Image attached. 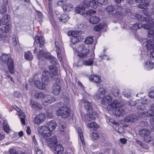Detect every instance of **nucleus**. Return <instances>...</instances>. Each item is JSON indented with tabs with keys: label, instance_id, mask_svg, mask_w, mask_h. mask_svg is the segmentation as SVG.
<instances>
[{
	"label": "nucleus",
	"instance_id": "nucleus-18",
	"mask_svg": "<svg viewBox=\"0 0 154 154\" xmlns=\"http://www.w3.org/2000/svg\"><path fill=\"white\" fill-rule=\"evenodd\" d=\"M66 127V123L63 122H60L59 125V128L60 134L62 135H64L65 134Z\"/></svg>",
	"mask_w": 154,
	"mask_h": 154
},
{
	"label": "nucleus",
	"instance_id": "nucleus-57",
	"mask_svg": "<svg viewBox=\"0 0 154 154\" xmlns=\"http://www.w3.org/2000/svg\"><path fill=\"white\" fill-rule=\"evenodd\" d=\"M82 119L85 122L91 121L90 119L89 118V116L88 115H85L84 116L82 115Z\"/></svg>",
	"mask_w": 154,
	"mask_h": 154
},
{
	"label": "nucleus",
	"instance_id": "nucleus-20",
	"mask_svg": "<svg viewBox=\"0 0 154 154\" xmlns=\"http://www.w3.org/2000/svg\"><path fill=\"white\" fill-rule=\"evenodd\" d=\"M47 127L51 132L56 128L57 126V124L54 120H52L47 123Z\"/></svg>",
	"mask_w": 154,
	"mask_h": 154
},
{
	"label": "nucleus",
	"instance_id": "nucleus-13",
	"mask_svg": "<svg viewBox=\"0 0 154 154\" xmlns=\"http://www.w3.org/2000/svg\"><path fill=\"white\" fill-rule=\"evenodd\" d=\"M138 116L134 114L128 115L125 117L124 121L125 122L132 123L136 121L138 118Z\"/></svg>",
	"mask_w": 154,
	"mask_h": 154
},
{
	"label": "nucleus",
	"instance_id": "nucleus-29",
	"mask_svg": "<svg viewBox=\"0 0 154 154\" xmlns=\"http://www.w3.org/2000/svg\"><path fill=\"white\" fill-rule=\"evenodd\" d=\"M96 13V11H94L92 10H89L86 11L85 13L84 12L83 15L84 17L88 18L90 16L94 15Z\"/></svg>",
	"mask_w": 154,
	"mask_h": 154
},
{
	"label": "nucleus",
	"instance_id": "nucleus-63",
	"mask_svg": "<svg viewBox=\"0 0 154 154\" xmlns=\"http://www.w3.org/2000/svg\"><path fill=\"white\" fill-rule=\"evenodd\" d=\"M101 102L102 104L103 105L109 103L108 101L106 100V99L105 98H103L102 99Z\"/></svg>",
	"mask_w": 154,
	"mask_h": 154
},
{
	"label": "nucleus",
	"instance_id": "nucleus-12",
	"mask_svg": "<svg viewBox=\"0 0 154 154\" xmlns=\"http://www.w3.org/2000/svg\"><path fill=\"white\" fill-rule=\"evenodd\" d=\"M93 63V58H90L87 60H80L78 62L77 66H81L82 64H84L86 66H90L92 65Z\"/></svg>",
	"mask_w": 154,
	"mask_h": 154
},
{
	"label": "nucleus",
	"instance_id": "nucleus-51",
	"mask_svg": "<svg viewBox=\"0 0 154 154\" xmlns=\"http://www.w3.org/2000/svg\"><path fill=\"white\" fill-rule=\"evenodd\" d=\"M149 95L151 98H154V87H152L150 89V91L149 93Z\"/></svg>",
	"mask_w": 154,
	"mask_h": 154
},
{
	"label": "nucleus",
	"instance_id": "nucleus-27",
	"mask_svg": "<svg viewBox=\"0 0 154 154\" xmlns=\"http://www.w3.org/2000/svg\"><path fill=\"white\" fill-rule=\"evenodd\" d=\"M126 103L131 106H134L137 105V106L140 105V99H138L134 101L132 100H130L126 102Z\"/></svg>",
	"mask_w": 154,
	"mask_h": 154
},
{
	"label": "nucleus",
	"instance_id": "nucleus-55",
	"mask_svg": "<svg viewBox=\"0 0 154 154\" xmlns=\"http://www.w3.org/2000/svg\"><path fill=\"white\" fill-rule=\"evenodd\" d=\"M139 125L141 127H147L148 126V123L146 121H142L139 122Z\"/></svg>",
	"mask_w": 154,
	"mask_h": 154
},
{
	"label": "nucleus",
	"instance_id": "nucleus-17",
	"mask_svg": "<svg viewBox=\"0 0 154 154\" xmlns=\"http://www.w3.org/2000/svg\"><path fill=\"white\" fill-rule=\"evenodd\" d=\"M53 149L55 154H62L63 151V148L61 144L55 145Z\"/></svg>",
	"mask_w": 154,
	"mask_h": 154
},
{
	"label": "nucleus",
	"instance_id": "nucleus-32",
	"mask_svg": "<svg viewBox=\"0 0 154 154\" xmlns=\"http://www.w3.org/2000/svg\"><path fill=\"white\" fill-rule=\"evenodd\" d=\"M3 129L7 133H8L9 131V126L8 124L7 121L6 120H4L3 122Z\"/></svg>",
	"mask_w": 154,
	"mask_h": 154
},
{
	"label": "nucleus",
	"instance_id": "nucleus-30",
	"mask_svg": "<svg viewBox=\"0 0 154 154\" xmlns=\"http://www.w3.org/2000/svg\"><path fill=\"white\" fill-rule=\"evenodd\" d=\"M35 97L37 99H41L45 97L44 93L42 92H36L35 94Z\"/></svg>",
	"mask_w": 154,
	"mask_h": 154
},
{
	"label": "nucleus",
	"instance_id": "nucleus-2",
	"mask_svg": "<svg viewBox=\"0 0 154 154\" xmlns=\"http://www.w3.org/2000/svg\"><path fill=\"white\" fill-rule=\"evenodd\" d=\"M0 58L3 62L7 64L10 73L12 74L14 73V62L13 60L11 57L10 54H3Z\"/></svg>",
	"mask_w": 154,
	"mask_h": 154
},
{
	"label": "nucleus",
	"instance_id": "nucleus-43",
	"mask_svg": "<svg viewBox=\"0 0 154 154\" xmlns=\"http://www.w3.org/2000/svg\"><path fill=\"white\" fill-rule=\"evenodd\" d=\"M7 8L6 6L3 5L1 7V9L0 10V14L2 15H5L6 13Z\"/></svg>",
	"mask_w": 154,
	"mask_h": 154
},
{
	"label": "nucleus",
	"instance_id": "nucleus-15",
	"mask_svg": "<svg viewBox=\"0 0 154 154\" xmlns=\"http://www.w3.org/2000/svg\"><path fill=\"white\" fill-rule=\"evenodd\" d=\"M125 113V109L122 107H119L115 109V113L116 116H123Z\"/></svg>",
	"mask_w": 154,
	"mask_h": 154
},
{
	"label": "nucleus",
	"instance_id": "nucleus-4",
	"mask_svg": "<svg viewBox=\"0 0 154 154\" xmlns=\"http://www.w3.org/2000/svg\"><path fill=\"white\" fill-rule=\"evenodd\" d=\"M60 78H56L55 82L51 89V92L54 95H58L61 91V86L60 85Z\"/></svg>",
	"mask_w": 154,
	"mask_h": 154
},
{
	"label": "nucleus",
	"instance_id": "nucleus-40",
	"mask_svg": "<svg viewBox=\"0 0 154 154\" xmlns=\"http://www.w3.org/2000/svg\"><path fill=\"white\" fill-rule=\"evenodd\" d=\"M69 19V17L66 14H62L59 18V20L63 22H65Z\"/></svg>",
	"mask_w": 154,
	"mask_h": 154
},
{
	"label": "nucleus",
	"instance_id": "nucleus-38",
	"mask_svg": "<svg viewBox=\"0 0 154 154\" xmlns=\"http://www.w3.org/2000/svg\"><path fill=\"white\" fill-rule=\"evenodd\" d=\"M119 103H118L117 101L115 100H113L112 102L109 104V106L112 107V109H116L119 106Z\"/></svg>",
	"mask_w": 154,
	"mask_h": 154
},
{
	"label": "nucleus",
	"instance_id": "nucleus-21",
	"mask_svg": "<svg viewBox=\"0 0 154 154\" xmlns=\"http://www.w3.org/2000/svg\"><path fill=\"white\" fill-rule=\"evenodd\" d=\"M89 79L90 80H92V82L97 83H100L101 81L100 77L96 75H91L89 77Z\"/></svg>",
	"mask_w": 154,
	"mask_h": 154
},
{
	"label": "nucleus",
	"instance_id": "nucleus-50",
	"mask_svg": "<svg viewBox=\"0 0 154 154\" xmlns=\"http://www.w3.org/2000/svg\"><path fill=\"white\" fill-rule=\"evenodd\" d=\"M149 121L151 125L150 128L152 131H154V118L150 119Z\"/></svg>",
	"mask_w": 154,
	"mask_h": 154
},
{
	"label": "nucleus",
	"instance_id": "nucleus-58",
	"mask_svg": "<svg viewBox=\"0 0 154 154\" xmlns=\"http://www.w3.org/2000/svg\"><path fill=\"white\" fill-rule=\"evenodd\" d=\"M11 26L9 24H8L5 26L4 30L6 32H8L10 31L11 28Z\"/></svg>",
	"mask_w": 154,
	"mask_h": 154
},
{
	"label": "nucleus",
	"instance_id": "nucleus-42",
	"mask_svg": "<svg viewBox=\"0 0 154 154\" xmlns=\"http://www.w3.org/2000/svg\"><path fill=\"white\" fill-rule=\"evenodd\" d=\"M151 30L148 31L147 36L149 38H154V26L151 29Z\"/></svg>",
	"mask_w": 154,
	"mask_h": 154
},
{
	"label": "nucleus",
	"instance_id": "nucleus-54",
	"mask_svg": "<svg viewBox=\"0 0 154 154\" xmlns=\"http://www.w3.org/2000/svg\"><path fill=\"white\" fill-rule=\"evenodd\" d=\"M70 41L72 44L74 45L79 42L77 37H75L73 36L71 38Z\"/></svg>",
	"mask_w": 154,
	"mask_h": 154
},
{
	"label": "nucleus",
	"instance_id": "nucleus-22",
	"mask_svg": "<svg viewBox=\"0 0 154 154\" xmlns=\"http://www.w3.org/2000/svg\"><path fill=\"white\" fill-rule=\"evenodd\" d=\"M129 27L130 29L132 30H136L138 29H140L143 27V25L141 23H136L134 24H130Z\"/></svg>",
	"mask_w": 154,
	"mask_h": 154
},
{
	"label": "nucleus",
	"instance_id": "nucleus-28",
	"mask_svg": "<svg viewBox=\"0 0 154 154\" xmlns=\"http://www.w3.org/2000/svg\"><path fill=\"white\" fill-rule=\"evenodd\" d=\"M100 20L99 17L96 16L91 17L89 20L90 23L93 24H95L98 23Z\"/></svg>",
	"mask_w": 154,
	"mask_h": 154
},
{
	"label": "nucleus",
	"instance_id": "nucleus-3",
	"mask_svg": "<svg viewBox=\"0 0 154 154\" xmlns=\"http://www.w3.org/2000/svg\"><path fill=\"white\" fill-rule=\"evenodd\" d=\"M56 114L58 116H61L63 119L68 117L70 114L69 108L66 105L63 104V106L60 107L56 111Z\"/></svg>",
	"mask_w": 154,
	"mask_h": 154
},
{
	"label": "nucleus",
	"instance_id": "nucleus-47",
	"mask_svg": "<svg viewBox=\"0 0 154 154\" xmlns=\"http://www.w3.org/2000/svg\"><path fill=\"white\" fill-rule=\"evenodd\" d=\"M83 33V32L79 30H77L73 32V36L78 37L79 36L82 35Z\"/></svg>",
	"mask_w": 154,
	"mask_h": 154
},
{
	"label": "nucleus",
	"instance_id": "nucleus-45",
	"mask_svg": "<svg viewBox=\"0 0 154 154\" xmlns=\"http://www.w3.org/2000/svg\"><path fill=\"white\" fill-rule=\"evenodd\" d=\"M115 7L113 6L109 5L105 9L106 11L108 12H111L114 10Z\"/></svg>",
	"mask_w": 154,
	"mask_h": 154
},
{
	"label": "nucleus",
	"instance_id": "nucleus-23",
	"mask_svg": "<svg viewBox=\"0 0 154 154\" xmlns=\"http://www.w3.org/2000/svg\"><path fill=\"white\" fill-rule=\"evenodd\" d=\"M141 111V112H140V115H139V116H140L142 115H144L148 117H151L154 116V111L152 109H150L148 110L145 112H142L143 110Z\"/></svg>",
	"mask_w": 154,
	"mask_h": 154
},
{
	"label": "nucleus",
	"instance_id": "nucleus-16",
	"mask_svg": "<svg viewBox=\"0 0 154 154\" xmlns=\"http://www.w3.org/2000/svg\"><path fill=\"white\" fill-rule=\"evenodd\" d=\"M140 103L137 106V110H143L145 108V106L143 104H147L149 102V100L147 98H144L143 100L141 101L140 100Z\"/></svg>",
	"mask_w": 154,
	"mask_h": 154
},
{
	"label": "nucleus",
	"instance_id": "nucleus-1",
	"mask_svg": "<svg viewBox=\"0 0 154 154\" xmlns=\"http://www.w3.org/2000/svg\"><path fill=\"white\" fill-rule=\"evenodd\" d=\"M42 81L38 80L35 82V86L39 89H43L45 88V86L48 85L49 83V77L51 76L48 71L47 70H45L42 72Z\"/></svg>",
	"mask_w": 154,
	"mask_h": 154
},
{
	"label": "nucleus",
	"instance_id": "nucleus-7",
	"mask_svg": "<svg viewBox=\"0 0 154 154\" xmlns=\"http://www.w3.org/2000/svg\"><path fill=\"white\" fill-rule=\"evenodd\" d=\"M37 54L38 59H41L42 57L50 60L53 57L49 53H45L43 50H40Z\"/></svg>",
	"mask_w": 154,
	"mask_h": 154
},
{
	"label": "nucleus",
	"instance_id": "nucleus-34",
	"mask_svg": "<svg viewBox=\"0 0 154 154\" xmlns=\"http://www.w3.org/2000/svg\"><path fill=\"white\" fill-rule=\"evenodd\" d=\"M24 57L26 60H30L32 59L33 56L30 51H27L25 53Z\"/></svg>",
	"mask_w": 154,
	"mask_h": 154
},
{
	"label": "nucleus",
	"instance_id": "nucleus-31",
	"mask_svg": "<svg viewBox=\"0 0 154 154\" xmlns=\"http://www.w3.org/2000/svg\"><path fill=\"white\" fill-rule=\"evenodd\" d=\"M10 17L9 15L6 14L2 19V24L6 25L9 21Z\"/></svg>",
	"mask_w": 154,
	"mask_h": 154
},
{
	"label": "nucleus",
	"instance_id": "nucleus-19",
	"mask_svg": "<svg viewBox=\"0 0 154 154\" xmlns=\"http://www.w3.org/2000/svg\"><path fill=\"white\" fill-rule=\"evenodd\" d=\"M30 106L32 108L36 109H40L42 108V106L41 104L32 100L31 101Z\"/></svg>",
	"mask_w": 154,
	"mask_h": 154
},
{
	"label": "nucleus",
	"instance_id": "nucleus-8",
	"mask_svg": "<svg viewBox=\"0 0 154 154\" xmlns=\"http://www.w3.org/2000/svg\"><path fill=\"white\" fill-rule=\"evenodd\" d=\"M81 102L84 103V107L88 112L90 113L92 112L93 109L91 103L85 100H82Z\"/></svg>",
	"mask_w": 154,
	"mask_h": 154
},
{
	"label": "nucleus",
	"instance_id": "nucleus-26",
	"mask_svg": "<svg viewBox=\"0 0 154 154\" xmlns=\"http://www.w3.org/2000/svg\"><path fill=\"white\" fill-rule=\"evenodd\" d=\"M139 134L142 137H144L149 135L150 134L149 130L146 129L140 130Z\"/></svg>",
	"mask_w": 154,
	"mask_h": 154
},
{
	"label": "nucleus",
	"instance_id": "nucleus-48",
	"mask_svg": "<svg viewBox=\"0 0 154 154\" xmlns=\"http://www.w3.org/2000/svg\"><path fill=\"white\" fill-rule=\"evenodd\" d=\"M153 137H152L149 135L144 137V140L145 142L148 143L150 142L153 139Z\"/></svg>",
	"mask_w": 154,
	"mask_h": 154
},
{
	"label": "nucleus",
	"instance_id": "nucleus-10",
	"mask_svg": "<svg viewBox=\"0 0 154 154\" xmlns=\"http://www.w3.org/2000/svg\"><path fill=\"white\" fill-rule=\"evenodd\" d=\"M45 119V115L42 113L39 114L36 116L33 120L35 124H39L43 122Z\"/></svg>",
	"mask_w": 154,
	"mask_h": 154
},
{
	"label": "nucleus",
	"instance_id": "nucleus-5",
	"mask_svg": "<svg viewBox=\"0 0 154 154\" xmlns=\"http://www.w3.org/2000/svg\"><path fill=\"white\" fill-rule=\"evenodd\" d=\"M78 51L80 52L78 55V56L80 59H86L89 52V50L86 49L84 45L82 44L79 45L78 48Z\"/></svg>",
	"mask_w": 154,
	"mask_h": 154
},
{
	"label": "nucleus",
	"instance_id": "nucleus-35",
	"mask_svg": "<svg viewBox=\"0 0 154 154\" xmlns=\"http://www.w3.org/2000/svg\"><path fill=\"white\" fill-rule=\"evenodd\" d=\"M45 99H46L49 103H51L55 101V98L54 96L48 95L45 97Z\"/></svg>",
	"mask_w": 154,
	"mask_h": 154
},
{
	"label": "nucleus",
	"instance_id": "nucleus-6",
	"mask_svg": "<svg viewBox=\"0 0 154 154\" xmlns=\"http://www.w3.org/2000/svg\"><path fill=\"white\" fill-rule=\"evenodd\" d=\"M38 133L42 135V137L47 140L48 137L51 135V132L48 127L46 126L39 127L38 129Z\"/></svg>",
	"mask_w": 154,
	"mask_h": 154
},
{
	"label": "nucleus",
	"instance_id": "nucleus-52",
	"mask_svg": "<svg viewBox=\"0 0 154 154\" xmlns=\"http://www.w3.org/2000/svg\"><path fill=\"white\" fill-rule=\"evenodd\" d=\"M87 26L86 23H85L83 22L78 25V27L79 29H82L84 28H85Z\"/></svg>",
	"mask_w": 154,
	"mask_h": 154
},
{
	"label": "nucleus",
	"instance_id": "nucleus-44",
	"mask_svg": "<svg viewBox=\"0 0 154 154\" xmlns=\"http://www.w3.org/2000/svg\"><path fill=\"white\" fill-rule=\"evenodd\" d=\"M94 39L92 36L88 37L85 40V42L87 44H91L93 42Z\"/></svg>",
	"mask_w": 154,
	"mask_h": 154
},
{
	"label": "nucleus",
	"instance_id": "nucleus-46",
	"mask_svg": "<svg viewBox=\"0 0 154 154\" xmlns=\"http://www.w3.org/2000/svg\"><path fill=\"white\" fill-rule=\"evenodd\" d=\"M103 27V24L100 23V24L97 25L95 26L94 28V30L96 31H99L102 29Z\"/></svg>",
	"mask_w": 154,
	"mask_h": 154
},
{
	"label": "nucleus",
	"instance_id": "nucleus-56",
	"mask_svg": "<svg viewBox=\"0 0 154 154\" xmlns=\"http://www.w3.org/2000/svg\"><path fill=\"white\" fill-rule=\"evenodd\" d=\"M41 38L42 39V36H40L39 37L38 36H36L35 38V40L34 42V45H35V43L37 44L39 43L41 41Z\"/></svg>",
	"mask_w": 154,
	"mask_h": 154
},
{
	"label": "nucleus",
	"instance_id": "nucleus-25",
	"mask_svg": "<svg viewBox=\"0 0 154 154\" xmlns=\"http://www.w3.org/2000/svg\"><path fill=\"white\" fill-rule=\"evenodd\" d=\"M48 144L52 145L51 146V147L52 146H54L57 142V138L56 136H54L50 138H49L48 139Z\"/></svg>",
	"mask_w": 154,
	"mask_h": 154
},
{
	"label": "nucleus",
	"instance_id": "nucleus-62",
	"mask_svg": "<svg viewBox=\"0 0 154 154\" xmlns=\"http://www.w3.org/2000/svg\"><path fill=\"white\" fill-rule=\"evenodd\" d=\"M67 0H59L57 2V5L60 6L66 2Z\"/></svg>",
	"mask_w": 154,
	"mask_h": 154
},
{
	"label": "nucleus",
	"instance_id": "nucleus-14",
	"mask_svg": "<svg viewBox=\"0 0 154 154\" xmlns=\"http://www.w3.org/2000/svg\"><path fill=\"white\" fill-rule=\"evenodd\" d=\"M105 93V89L102 88H99L97 93L94 95V97L96 99L102 98L104 97Z\"/></svg>",
	"mask_w": 154,
	"mask_h": 154
},
{
	"label": "nucleus",
	"instance_id": "nucleus-59",
	"mask_svg": "<svg viewBox=\"0 0 154 154\" xmlns=\"http://www.w3.org/2000/svg\"><path fill=\"white\" fill-rule=\"evenodd\" d=\"M135 17L139 21H142L143 20V17H142L141 15L139 14H136Z\"/></svg>",
	"mask_w": 154,
	"mask_h": 154
},
{
	"label": "nucleus",
	"instance_id": "nucleus-33",
	"mask_svg": "<svg viewBox=\"0 0 154 154\" xmlns=\"http://www.w3.org/2000/svg\"><path fill=\"white\" fill-rule=\"evenodd\" d=\"M62 7L64 11H71V9L73 7V6L72 5L68 4L63 5Z\"/></svg>",
	"mask_w": 154,
	"mask_h": 154
},
{
	"label": "nucleus",
	"instance_id": "nucleus-49",
	"mask_svg": "<svg viewBox=\"0 0 154 154\" xmlns=\"http://www.w3.org/2000/svg\"><path fill=\"white\" fill-rule=\"evenodd\" d=\"M78 130L79 135L80 137V139L81 140V141L83 144V142L84 141V137L82 131L80 128H78Z\"/></svg>",
	"mask_w": 154,
	"mask_h": 154
},
{
	"label": "nucleus",
	"instance_id": "nucleus-53",
	"mask_svg": "<svg viewBox=\"0 0 154 154\" xmlns=\"http://www.w3.org/2000/svg\"><path fill=\"white\" fill-rule=\"evenodd\" d=\"M119 92V90L118 88H115L113 89L112 94L115 97L118 96Z\"/></svg>",
	"mask_w": 154,
	"mask_h": 154
},
{
	"label": "nucleus",
	"instance_id": "nucleus-39",
	"mask_svg": "<svg viewBox=\"0 0 154 154\" xmlns=\"http://www.w3.org/2000/svg\"><path fill=\"white\" fill-rule=\"evenodd\" d=\"M143 27L145 29H150L154 26V23L153 24L152 23H147L145 24H142Z\"/></svg>",
	"mask_w": 154,
	"mask_h": 154
},
{
	"label": "nucleus",
	"instance_id": "nucleus-61",
	"mask_svg": "<svg viewBox=\"0 0 154 154\" xmlns=\"http://www.w3.org/2000/svg\"><path fill=\"white\" fill-rule=\"evenodd\" d=\"M108 0H98V3L102 5L106 4Z\"/></svg>",
	"mask_w": 154,
	"mask_h": 154
},
{
	"label": "nucleus",
	"instance_id": "nucleus-11",
	"mask_svg": "<svg viewBox=\"0 0 154 154\" xmlns=\"http://www.w3.org/2000/svg\"><path fill=\"white\" fill-rule=\"evenodd\" d=\"M143 45H145L148 50H154V40L151 39L143 43Z\"/></svg>",
	"mask_w": 154,
	"mask_h": 154
},
{
	"label": "nucleus",
	"instance_id": "nucleus-60",
	"mask_svg": "<svg viewBox=\"0 0 154 154\" xmlns=\"http://www.w3.org/2000/svg\"><path fill=\"white\" fill-rule=\"evenodd\" d=\"M50 60V63L53 64V66H54L57 64L56 59L55 57H52Z\"/></svg>",
	"mask_w": 154,
	"mask_h": 154
},
{
	"label": "nucleus",
	"instance_id": "nucleus-9",
	"mask_svg": "<svg viewBox=\"0 0 154 154\" xmlns=\"http://www.w3.org/2000/svg\"><path fill=\"white\" fill-rule=\"evenodd\" d=\"M49 68L51 73L53 75H52L51 74L49 73L51 76L49 77V79L51 77H52L53 79H55V80H56V78H59V76L57 75L58 70L55 66H50Z\"/></svg>",
	"mask_w": 154,
	"mask_h": 154
},
{
	"label": "nucleus",
	"instance_id": "nucleus-37",
	"mask_svg": "<svg viewBox=\"0 0 154 154\" xmlns=\"http://www.w3.org/2000/svg\"><path fill=\"white\" fill-rule=\"evenodd\" d=\"M98 4V1L95 0H92L90 1L89 6L96 8L97 7Z\"/></svg>",
	"mask_w": 154,
	"mask_h": 154
},
{
	"label": "nucleus",
	"instance_id": "nucleus-41",
	"mask_svg": "<svg viewBox=\"0 0 154 154\" xmlns=\"http://www.w3.org/2000/svg\"><path fill=\"white\" fill-rule=\"evenodd\" d=\"M56 51L57 54L58 59L60 61H61L62 60V53L60 51V48H57L56 50Z\"/></svg>",
	"mask_w": 154,
	"mask_h": 154
},
{
	"label": "nucleus",
	"instance_id": "nucleus-24",
	"mask_svg": "<svg viewBox=\"0 0 154 154\" xmlns=\"http://www.w3.org/2000/svg\"><path fill=\"white\" fill-rule=\"evenodd\" d=\"M144 65L145 69L150 70L154 68V63L147 61L144 62Z\"/></svg>",
	"mask_w": 154,
	"mask_h": 154
},
{
	"label": "nucleus",
	"instance_id": "nucleus-36",
	"mask_svg": "<svg viewBox=\"0 0 154 154\" xmlns=\"http://www.w3.org/2000/svg\"><path fill=\"white\" fill-rule=\"evenodd\" d=\"M75 12L76 13L83 15L85 12V9L83 8L76 7L75 8Z\"/></svg>",
	"mask_w": 154,
	"mask_h": 154
},
{
	"label": "nucleus",
	"instance_id": "nucleus-64",
	"mask_svg": "<svg viewBox=\"0 0 154 154\" xmlns=\"http://www.w3.org/2000/svg\"><path fill=\"white\" fill-rule=\"evenodd\" d=\"M48 9L49 13L51 15L52 13V7L51 4L48 5Z\"/></svg>",
	"mask_w": 154,
	"mask_h": 154
}]
</instances>
